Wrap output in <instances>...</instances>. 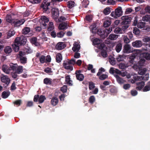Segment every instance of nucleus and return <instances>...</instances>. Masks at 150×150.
Instances as JSON below:
<instances>
[{
	"mask_svg": "<svg viewBox=\"0 0 150 150\" xmlns=\"http://www.w3.org/2000/svg\"><path fill=\"white\" fill-rule=\"evenodd\" d=\"M76 61L74 59L64 61L63 63V66L64 68L68 70L71 71L73 69V66L75 64Z\"/></svg>",
	"mask_w": 150,
	"mask_h": 150,
	"instance_id": "1",
	"label": "nucleus"
},
{
	"mask_svg": "<svg viewBox=\"0 0 150 150\" xmlns=\"http://www.w3.org/2000/svg\"><path fill=\"white\" fill-rule=\"evenodd\" d=\"M112 28H106L105 30L99 29H98L96 32L97 34L100 36V37L103 39H105L108 37L109 34L112 31Z\"/></svg>",
	"mask_w": 150,
	"mask_h": 150,
	"instance_id": "2",
	"label": "nucleus"
},
{
	"mask_svg": "<svg viewBox=\"0 0 150 150\" xmlns=\"http://www.w3.org/2000/svg\"><path fill=\"white\" fill-rule=\"evenodd\" d=\"M14 41L16 44L19 45L24 46L27 41V38L25 36L22 35L20 37H17L15 40Z\"/></svg>",
	"mask_w": 150,
	"mask_h": 150,
	"instance_id": "3",
	"label": "nucleus"
},
{
	"mask_svg": "<svg viewBox=\"0 0 150 150\" xmlns=\"http://www.w3.org/2000/svg\"><path fill=\"white\" fill-rule=\"evenodd\" d=\"M26 55L25 52L19 51L18 58L19 59V61L20 63L23 64H25L27 62V58L25 56Z\"/></svg>",
	"mask_w": 150,
	"mask_h": 150,
	"instance_id": "4",
	"label": "nucleus"
},
{
	"mask_svg": "<svg viewBox=\"0 0 150 150\" xmlns=\"http://www.w3.org/2000/svg\"><path fill=\"white\" fill-rule=\"evenodd\" d=\"M122 21L121 22V24L122 25H128L131 21V17L129 16H122L121 17Z\"/></svg>",
	"mask_w": 150,
	"mask_h": 150,
	"instance_id": "5",
	"label": "nucleus"
},
{
	"mask_svg": "<svg viewBox=\"0 0 150 150\" xmlns=\"http://www.w3.org/2000/svg\"><path fill=\"white\" fill-rule=\"evenodd\" d=\"M50 5V3L47 2V0H44L41 5L40 7L42 8L44 12H46L48 9V7Z\"/></svg>",
	"mask_w": 150,
	"mask_h": 150,
	"instance_id": "6",
	"label": "nucleus"
},
{
	"mask_svg": "<svg viewBox=\"0 0 150 150\" xmlns=\"http://www.w3.org/2000/svg\"><path fill=\"white\" fill-rule=\"evenodd\" d=\"M40 19L42 21L41 23V25L44 27V29L47 26V23L49 21L48 18L45 16H41Z\"/></svg>",
	"mask_w": 150,
	"mask_h": 150,
	"instance_id": "7",
	"label": "nucleus"
},
{
	"mask_svg": "<svg viewBox=\"0 0 150 150\" xmlns=\"http://www.w3.org/2000/svg\"><path fill=\"white\" fill-rule=\"evenodd\" d=\"M52 13L53 18L57 19L59 16V10L56 8H53L52 9Z\"/></svg>",
	"mask_w": 150,
	"mask_h": 150,
	"instance_id": "8",
	"label": "nucleus"
},
{
	"mask_svg": "<svg viewBox=\"0 0 150 150\" xmlns=\"http://www.w3.org/2000/svg\"><path fill=\"white\" fill-rule=\"evenodd\" d=\"M81 70H76L75 73L76 79L80 81H82L84 77L83 75L81 73Z\"/></svg>",
	"mask_w": 150,
	"mask_h": 150,
	"instance_id": "9",
	"label": "nucleus"
},
{
	"mask_svg": "<svg viewBox=\"0 0 150 150\" xmlns=\"http://www.w3.org/2000/svg\"><path fill=\"white\" fill-rule=\"evenodd\" d=\"M123 52L124 53L129 54L132 52L131 47L130 45L127 44L124 45L123 49Z\"/></svg>",
	"mask_w": 150,
	"mask_h": 150,
	"instance_id": "10",
	"label": "nucleus"
},
{
	"mask_svg": "<svg viewBox=\"0 0 150 150\" xmlns=\"http://www.w3.org/2000/svg\"><path fill=\"white\" fill-rule=\"evenodd\" d=\"M1 81L5 83V86H4V87H6L10 83V80L8 76H4L1 78Z\"/></svg>",
	"mask_w": 150,
	"mask_h": 150,
	"instance_id": "11",
	"label": "nucleus"
},
{
	"mask_svg": "<svg viewBox=\"0 0 150 150\" xmlns=\"http://www.w3.org/2000/svg\"><path fill=\"white\" fill-rule=\"evenodd\" d=\"M25 22V20L24 19H21L19 20L14 19L13 24L15 27H19L23 24Z\"/></svg>",
	"mask_w": 150,
	"mask_h": 150,
	"instance_id": "12",
	"label": "nucleus"
},
{
	"mask_svg": "<svg viewBox=\"0 0 150 150\" xmlns=\"http://www.w3.org/2000/svg\"><path fill=\"white\" fill-rule=\"evenodd\" d=\"M66 47V45L63 42H58L55 46L56 48L58 50H61Z\"/></svg>",
	"mask_w": 150,
	"mask_h": 150,
	"instance_id": "13",
	"label": "nucleus"
},
{
	"mask_svg": "<svg viewBox=\"0 0 150 150\" xmlns=\"http://www.w3.org/2000/svg\"><path fill=\"white\" fill-rule=\"evenodd\" d=\"M114 76L116 78L117 82L120 84H122L126 82V80L120 77L118 75L114 74Z\"/></svg>",
	"mask_w": 150,
	"mask_h": 150,
	"instance_id": "14",
	"label": "nucleus"
},
{
	"mask_svg": "<svg viewBox=\"0 0 150 150\" xmlns=\"http://www.w3.org/2000/svg\"><path fill=\"white\" fill-rule=\"evenodd\" d=\"M142 42L139 40H136L132 43V45L134 47H139L142 45Z\"/></svg>",
	"mask_w": 150,
	"mask_h": 150,
	"instance_id": "15",
	"label": "nucleus"
},
{
	"mask_svg": "<svg viewBox=\"0 0 150 150\" xmlns=\"http://www.w3.org/2000/svg\"><path fill=\"white\" fill-rule=\"evenodd\" d=\"M122 8L120 7H119L117 8L115 10V15L117 17H119L122 15Z\"/></svg>",
	"mask_w": 150,
	"mask_h": 150,
	"instance_id": "16",
	"label": "nucleus"
},
{
	"mask_svg": "<svg viewBox=\"0 0 150 150\" xmlns=\"http://www.w3.org/2000/svg\"><path fill=\"white\" fill-rule=\"evenodd\" d=\"M80 46L77 42H75L74 44V47L72 48V50L74 52H78L80 49Z\"/></svg>",
	"mask_w": 150,
	"mask_h": 150,
	"instance_id": "17",
	"label": "nucleus"
},
{
	"mask_svg": "<svg viewBox=\"0 0 150 150\" xmlns=\"http://www.w3.org/2000/svg\"><path fill=\"white\" fill-rule=\"evenodd\" d=\"M144 83L143 81L137 83V85L138 86L136 87V89L138 90H141L144 86Z\"/></svg>",
	"mask_w": 150,
	"mask_h": 150,
	"instance_id": "18",
	"label": "nucleus"
},
{
	"mask_svg": "<svg viewBox=\"0 0 150 150\" xmlns=\"http://www.w3.org/2000/svg\"><path fill=\"white\" fill-rule=\"evenodd\" d=\"M142 55L147 60H150V51L142 53Z\"/></svg>",
	"mask_w": 150,
	"mask_h": 150,
	"instance_id": "19",
	"label": "nucleus"
},
{
	"mask_svg": "<svg viewBox=\"0 0 150 150\" xmlns=\"http://www.w3.org/2000/svg\"><path fill=\"white\" fill-rule=\"evenodd\" d=\"M37 38L36 37H33L30 39L31 42L34 44L36 46H38L40 45V44L37 42Z\"/></svg>",
	"mask_w": 150,
	"mask_h": 150,
	"instance_id": "20",
	"label": "nucleus"
},
{
	"mask_svg": "<svg viewBox=\"0 0 150 150\" xmlns=\"http://www.w3.org/2000/svg\"><path fill=\"white\" fill-rule=\"evenodd\" d=\"M51 104L53 105H56L58 103V98L56 97H53L51 101Z\"/></svg>",
	"mask_w": 150,
	"mask_h": 150,
	"instance_id": "21",
	"label": "nucleus"
},
{
	"mask_svg": "<svg viewBox=\"0 0 150 150\" xmlns=\"http://www.w3.org/2000/svg\"><path fill=\"white\" fill-rule=\"evenodd\" d=\"M122 44L120 42H119L116 44L115 50L118 53L119 52L122 50Z\"/></svg>",
	"mask_w": 150,
	"mask_h": 150,
	"instance_id": "22",
	"label": "nucleus"
},
{
	"mask_svg": "<svg viewBox=\"0 0 150 150\" xmlns=\"http://www.w3.org/2000/svg\"><path fill=\"white\" fill-rule=\"evenodd\" d=\"M2 70L6 74L9 73L10 69L6 65H3L2 67Z\"/></svg>",
	"mask_w": 150,
	"mask_h": 150,
	"instance_id": "23",
	"label": "nucleus"
},
{
	"mask_svg": "<svg viewBox=\"0 0 150 150\" xmlns=\"http://www.w3.org/2000/svg\"><path fill=\"white\" fill-rule=\"evenodd\" d=\"M62 59V55L60 53H58L56 56V61L58 63L61 62Z\"/></svg>",
	"mask_w": 150,
	"mask_h": 150,
	"instance_id": "24",
	"label": "nucleus"
},
{
	"mask_svg": "<svg viewBox=\"0 0 150 150\" xmlns=\"http://www.w3.org/2000/svg\"><path fill=\"white\" fill-rule=\"evenodd\" d=\"M4 51L6 54H9L12 52V49L10 47L7 46L4 49Z\"/></svg>",
	"mask_w": 150,
	"mask_h": 150,
	"instance_id": "25",
	"label": "nucleus"
},
{
	"mask_svg": "<svg viewBox=\"0 0 150 150\" xmlns=\"http://www.w3.org/2000/svg\"><path fill=\"white\" fill-rule=\"evenodd\" d=\"M48 25L49 26L47 29V30L49 31H51L53 30L54 28L53 23L52 22H50L49 23Z\"/></svg>",
	"mask_w": 150,
	"mask_h": 150,
	"instance_id": "26",
	"label": "nucleus"
},
{
	"mask_svg": "<svg viewBox=\"0 0 150 150\" xmlns=\"http://www.w3.org/2000/svg\"><path fill=\"white\" fill-rule=\"evenodd\" d=\"M52 82L51 79L50 78H46L43 80L44 83L46 85H51Z\"/></svg>",
	"mask_w": 150,
	"mask_h": 150,
	"instance_id": "27",
	"label": "nucleus"
},
{
	"mask_svg": "<svg viewBox=\"0 0 150 150\" xmlns=\"http://www.w3.org/2000/svg\"><path fill=\"white\" fill-rule=\"evenodd\" d=\"M75 4L74 2L73 1H69L67 2V7L70 9H71L73 7Z\"/></svg>",
	"mask_w": 150,
	"mask_h": 150,
	"instance_id": "28",
	"label": "nucleus"
},
{
	"mask_svg": "<svg viewBox=\"0 0 150 150\" xmlns=\"http://www.w3.org/2000/svg\"><path fill=\"white\" fill-rule=\"evenodd\" d=\"M142 20L143 21L149 22L150 23V15H146L142 17Z\"/></svg>",
	"mask_w": 150,
	"mask_h": 150,
	"instance_id": "29",
	"label": "nucleus"
},
{
	"mask_svg": "<svg viewBox=\"0 0 150 150\" xmlns=\"http://www.w3.org/2000/svg\"><path fill=\"white\" fill-rule=\"evenodd\" d=\"M23 67L22 66H17V68L16 70V72L18 74L21 73L23 71Z\"/></svg>",
	"mask_w": 150,
	"mask_h": 150,
	"instance_id": "30",
	"label": "nucleus"
},
{
	"mask_svg": "<svg viewBox=\"0 0 150 150\" xmlns=\"http://www.w3.org/2000/svg\"><path fill=\"white\" fill-rule=\"evenodd\" d=\"M30 31V29L28 27H25L22 30V33L24 35L27 34Z\"/></svg>",
	"mask_w": 150,
	"mask_h": 150,
	"instance_id": "31",
	"label": "nucleus"
},
{
	"mask_svg": "<svg viewBox=\"0 0 150 150\" xmlns=\"http://www.w3.org/2000/svg\"><path fill=\"white\" fill-rule=\"evenodd\" d=\"M111 24V21L110 20H107L105 21L103 23V26L105 27H107L109 26Z\"/></svg>",
	"mask_w": 150,
	"mask_h": 150,
	"instance_id": "32",
	"label": "nucleus"
},
{
	"mask_svg": "<svg viewBox=\"0 0 150 150\" xmlns=\"http://www.w3.org/2000/svg\"><path fill=\"white\" fill-rule=\"evenodd\" d=\"M145 24V23L141 21L138 22L137 27L141 29L144 27Z\"/></svg>",
	"mask_w": 150,
	"mask_h": 150,
	"instance_id": "33",
	"label": "nucleus"
},
{
	"mask_svg": "<svg viewBox=\"0 0 150 150\" xmlns=\"http://www.w3.org/2000/svg\"><path fill=\"white\" fill-rule=\"evenodd\" d=\"M117 38V35L114 34H110L108 37L109 39L111 40H115Z\"/></svg>",
	"mask_w": 150,
	"mask_h": 150,
	"instance_id": "34",
	"label": "nucleus"
},
{
	"mask_svg": "<svg viewBox=\"0 0 150 150\" xmlns=\"http://www.w3.org/2000/svg\"><path fill=\"white\" fill-rule=\"evenodd\" d=\"M136 58V55L134 54H132L129 57V62L133 64L134 63V60Z\"/></svg>",
	"mask_w": 150,
	"mask_h": 150,
	"instance_id": "35",
	"label": "nucleus"
},
{
	"mask_svg": "<svg viewBox=\"0 0 150 150\" xmlns=\"http://www.w3.org/2000/svg\"><path fill=\"white\" fill-rule=\"evenodd\" d=\"M46 98L45 96L41 95L39 96V98L38 100V102L39 103H43L44 101L46 100Z\"/></svg>",
	"mask_w": 150,
	"mask_h": 150,
	"instance_id": "36",
	"label": "nucleus"
},
{
	"mask_svg": "<svg viewBox=\"0 0 150 150\" xmlns=\"http://www.w3.org/2000/svg\"><path fill=\"white\" fill-rule=\"evenodd\" d=\"M12 46L15 52H17L18 51L19 49V46H21L20 45H18L16 44L15 42L14 44L13 45H12Z\"/></svg>",
	"mask_w": 150,
	"mask_h": 150,
	"instance_id": "37",
	"label": "nucleus"
},
{
	"mask_svg": "<svg viewBox=\"0 0 150 150\" xmlns=\"http://www.w3.org/2000/svg\"><path fill=\"white\" fill-rule=\"evenodd\" d=\"M96 26L95 24L91 25L90 26V28L93 33H95L96 32Z\"/></svg>",
	"mask_w": 150,
	"mask_h": 150,
	"instance_id": "38",
	"label": "nucleus"
},
{
	"mask_svg": "<svg viewBox=\"0 0 150 150\" xmlns=\"http://www.w3.org/2000/svg\"><path fill=\"white\" fill-rule=\"evenodd\" d=\"M45 58V56L44 55H42L39 58V60L41 63L43 64L45 63H46Z\"/></svg>",
	"mask_w": 150,
	"mask_h": 150,
	"instance_id": "39",
	"label": "nucleus"
},
{
	"mask_svg": "<svg viewBox=\"0 0 150 150\" xmlns=\"http://www.w3.org/2000/svg\"><path fill=\"white\" fill-rule=\"evenodd\" d=\"M143 41L145 42H148L149 43V47H150V38L148 36H146L144 37L142 39Z\"/></svg>",
	"mask_w": 150,
	"mask_h": 150,
	"instance_id": "40",
	"label": "nucleus"
},
{
	"mask_svg": "<svg viewBox=\"0 0 150 150\" xmlns=\"http://www.w3.org/2000/svg\"><path fill=\"white\" fill-rule=\"evenodd\" d=\"M111 8H110L109 7H106L104 9L103 11V13L105 15H107L109 14L111 12Z\"/></svg>",
	"mask_w": 150,
	"mask_h": 150,
	"instance_id": "41",
	"label": "nucleus"
},
{
	"mask_svg": "<svg viewBox=\"0 0 150 150\" xmlns=\"http://www.w3.org/2000/svg\"><path fill=\"white\" fill-rule=\"evenodd\" d=\"M10 94V93L9 92L7 93L5 91H4L2 93V97L4 98H6L9 96Z\"/></svg>",
	"mask_w": 150,
	"mask_h": 150,
	"instance_id": "42",
	"label": "nucleus"
},
{
	"mask_svg": "<svg viewBox=\"0 0 150 150\" xmlns=\"http://www.w3.org/2000/svg\"><path fill=\"white\" fill-rule=\"evenodd\" d=\"M10 70H12L13 71H16L18 65L16 64H14L11 63L10 65Z\"/></svg>",
	"mask_w": 150,
	"mask_h": 150,
	"instance_id": "43",
	"label": "nucleus"
},
{
	"mask_svg": "<svg viewBox=\"0 0 150 150\" xmlns=\"http://www.w3.org/2000/svg\"><path fill=\"white\" fill-rule=\"evenodd\" d=\"M67 26V24L65 23L60 24L59 26V28L60 30H64L65 28Z\"/></svg>",
	"mask_w": 150,
	"mask_h": 150,
	"instance_id": "44",
	"label": "nucleus"
},
{
	"mask_svg": "<svg viewBox=\"0 0 150 150\" xmlns=\"http://www.w3.org/2000/svg\"><path fill=\"white\" fill-rule=\"evenodd\" d=\"M15 34V32L14 30H9L7 33V38H9L11 36H13Z\"/></svg>",
	"mask_w": 150,
	"mask_h": 150,
	"instance_id": "45",
	"label": "nucleus"
},
{
	"mask_svg": "<svg viewBox=\"0 0 150 150\" xmlns=\"http://www.w3.org/2000/svg\"><path fill=\"white\" fill-rule=\"evenodd\" d=\"M108 75L106 74H102L99 76V79L100 80H103L108 78Z\"/></svg>",
	"mask_w": 150,
	"mask_h": 150,
	"instance_id": "46",
	"label": "nucleus"
},
{
	"mask_svg": "<svg viewBox=\"0 0 150 150\" xmlns=\"http://www.w3.org/2000/svg\"><path fill=\"white\" fill-rule=\"evenodd\" d=\"M95 98L94 96H91L89 98V102L91 104H93L95 101Z\"/></svg>",
	"mask_w": 150,
	"mask_h": 150,
	"instance_id": "47",
	"label": "nucleus"
},
{
	"mask_svg": "<svg viewBox=\"0 0 150 150\" xmlns=\"http://www.w3.org/2000/svg\"><path fill=\"white\" fill-rule=\"evenodd\" d=\"M100 42V40L97 38L95 39L93 41V43L96 45H98Z\"/></svg>",
	"mask_w": 150,
	"mask_h": 150,
	"instance_id": "48",
	"label": "nucleus"
},
{
	"mask_svg": "<svg viewBox=\"0 0 150 150\" xmlns=\"http://www.w3.org/2000/svg\"><path fill=\"white\" fill-rule=\"evenodd\" d=\"M144 77H143L142 76H135L133 77V78L134 80L135 81H138V80H145V79H144Z\"/></svg>",
	"mask_w": 150,
	"mask_h": 150,
	"instance_id": "49",
	"label": "nucleus"
},
{
	"mask_svg": "<svg viewBox=\"0 0 150 150\" xmlns=\"http://www.w3.org/2000/svg\"><path fill=\"white\" fill-rule=\"evenodd\" d=\"M132 12H134V11L130 8H128L126 9L125 13L126 14H129Z\"/></svg>",
	"mask_w": 150,
	"mask_h": 150,
	"instance_id": "50",
	"label": "nucleus"
},
{
	"mask_svg": "<svg viewBox=\"0 0 150 150\" xmlns=\"http://www.w3.org/2000/svg\"><path fill=\"white\" fill-rule=\"evenodd\" d=\"M41 0H28V1L33 4H37L40 3Z\"/></svg>",
	"mask_w": 150,
	"mask_h": 150,
	"instance_id": "51",
	"label": "nucleus"
},
{
	"mask_svg": "<svg viewBox=\"0 0 150 150\" xmlns=\"http://www.w3.org/2000/svg\"><path fill=\"white\" fill-rule=\"evenodd\" d=\"M105 71V69L103 67H101L99 69L98 72L97 74V76H100L103 72H104Z\"/></svg>",
	"mask_w": 150,
	"mask_h": 150,
	"instance_id": "52",
	"label": "nucleus"
},
{
	"mask_svg": "<svg viewBox=\"0 0 150 150\" xmlns=\"http://www.w3.org/2000/svg\"><path fill=\"white\" fill-rule=\"evenodd\" d=\"M95 84L92 82H89V88L90 90H92L93 88H95Z\"/></svg>",
	"mask_w": 150,
	"mask_h": 150,
	"instance_id": "53",
	"label": "nucleus"
},
{
	"mask_svg": "<svg viewBox=\"0 0 150 150\" xmlns=\"http://www.w3.org/2000/svg\"><path fill=\"white\" fill-rule=\"evenodd\" d=\"M22 101L21 100L19 99L16 100L13 102V103L18 106H20L22 103Z\"/></svg>",
	"mask_w": 150,
	"mask_h": 150,
	"instance_id": "54",
	"label": "nucleus"
},
{
	"mask_svg": "<svg viewBox=\"0 0 150 150\" xmlns=\"http://www.w3.org/2000/svg\"><path fill=\"white\" fill-rule=\"evenodd\" d=\"M124 57L123 55H119L116 58V60L117 62L123 61L124 59Z\"/></svg>",
	"mask_w": 150,
	"mask_h": 150,
	"instance_id": "55",
	"label": "nucleus"
},
{
	"mask_svg": "<svg viewBox=\"0 0 150 150\" xmlns=\"http://www.w3.org/2000/svg\"><path fill=\"white\" fill-rule=\"evenodd\" d=\"M65 33L64 31H61L57 33V36L58 38H62L64 36Z\"/></svg>",
	"mask_w": 150,
	"mask_h": 150,
	"instance_id": "56",
	"label": "nucleus"
},
{
	"mask_svg": "<svg viewBox=\"0 0 150 150\" xmlns=\"http://www.w3.org/2000/svg\"><path fill=\"white\" fill-rule=\"evenodd\" d=\"M101 54L104 57H108V54L106 50H103L101 51Z\"/></svg>",
	"mask_w": 150,
	"mask_h": 150,
	"instance_id": "57",
	"label": "nucleus"
},
{
	"mask_svg": "<svg viewBox=\"0 0 150 150\" xmlns=\"http://www.w3.org/2000/svg\"><path fill=\"white\" fill-rule=\"evenodd\" d=\"M140 30L137 28H134L133 33L136 35H138L140 33Z\"/></svg>",
	"mask_w": 150,
	"mask_h": 150,
	"instance_id": "58",
	"label": "nucleus"
},
{
	"mask_svg": "<svg viewBox=\"0 0 150 150\" xmlns=\"http://www.w3.org/2000/svg\"><path fill=\"white\" fill-rule=\"evenodd\" d=\"M146 68H144L140 70L139 72V74L141 75H143L146 74Z\"/></svg>",
	"mask_w": 150,
	"mask_h": 150,
	"instance_id": "59",
	"label": "nucleus"
},
{
	"mask_svg": "<svg viewBox=\"0 0 150 150\" xmlns=\"http://www.w3.org/2000/svg\"><path fill=\"white\" fill-rule=\"evenodd\" d=\"M110 63L112 65H114L116 64L115 59L114 58H112L109 60Z\"/></svg>",
	"mask_w": 150,
	"mask_h": 150,
	"instance_id": "60",
	"label": "nucleus"
},
{
	"mask_svg": "<svg viewBox=\"0 0 150 150\" xmlns=\"http://www.w3.org/2000/svg\"><path fill=\"white\" fill-rule=\"evenodd\" d=\"M44 71L45 72L47 73H50L52 72V71L51 70V69L49 67L45 68L44 69Z\"/></svg>",
	"mask_w": 150,
	"mask_h": 150,
	"instance_id": "61",
	"label": "nucleus"
},
{
	"mask_svg": "<svg viewBox=\"0 0 150 150\" xmlns=\"http://www.w3.org/2000/svg\"><path fill=\"white\" fill-rule=\"evenodd\" d=\"M67 87L66 85H64L61 88V90L63 93L67 92Z\"/></svg>",
	"mask_w": 150,
	"mask_h": 150,
	"instance_id": "62",
	"label": "nucleus"
},
{
	"mask_svg": "<svg viewBox=\"0 0 150 150\" xmlns=\"http://www.w3.org/2000/svg\"><path fill=\"white\" fill-rule=\"evenodd\" d=\"M145 62V59L144 58H142L139 62V64L140 66H142L143 65Z\"/></svg>",
	"mask_w": 150,
	"mask_h": 150,
	"instance_id": "63",
	"label": "nucleus"
},
{
	"mask_svg": "<svg viewBox=\"0 0 150 150\" xmlns=\"http://www.w3.org/2000/svg\"><path fill=\"white\" fill-rule=\"evenodd\" d=\"M150 90V86L149 85L146 86L143 89L144 92H146Z\"/></svg>",
	"mask_w": 150,
	"mask_h": 150,
	"instance_id": "64",
	"label": "nucleus"
}]
</instances>
